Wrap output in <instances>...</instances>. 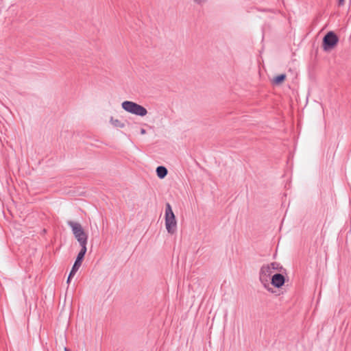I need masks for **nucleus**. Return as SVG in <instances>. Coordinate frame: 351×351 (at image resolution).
<instances>
[{
    "mask_svg": "<svg viewBox=\"0 0 351 351\" xmlns=\"http://www.w3.org/2000/svg\"><path fill=\"white\" fill-rule=\"evenodd\" d=\"M67 224L71 228L73 234L79 242L81 249L86 248L88 235L84 231L81 224L73 221H68Z\"/></svg>",
    "mask_w": 351,
    "mask_h": 351,
    "instance_id": "1",
    "label": "nucleus"
},
{
    "mask_svg": "<svg viewBox=\"0 0 351 351\" xmlns=\"http://www.w3.org/2000/svg\"><path fill=\"white\" fill-rule=\"evenodd\" d=\"M165 227L170 234H173L176 231L177 222L169 203H167L165 206Z\"/></svg>",
    "mask_w": 351,
    "mask_h": 351,
    "instance_id": "2",
    "label": "nucleus"
},
{
    "mask_svg": "<svg viewBox=\"0 0 351 351\" xmlns=\"http://www.w3.org/2000/svg\"><path fill=\"white\" fill-rule=\"evenodd\" d=\"M122 108L131 114L144 117L147 114V109L135 102L125 101L121 104Z\"/></svg>",
    "mask_w": 351,
    "mask_h": 351,
    "instance_id": "3",
    "label": "nucleus"
},
{
    "mask_svg": "<svg viewBox=\"0 0 351 351\" xmlns=\"http://www.w3.org/2000/svg\"><path fill=\"white\" fill-rule=\"evenodd\" d=\"M339 38L333 32H328L323 38V49L328 51L333 49L338 43Z\"/></svg>",
    "mask_w": 351,
    "mask_h": 351,
    "instance_id": "4",
    "label": "nucleus"
},
{
    "mask_svg": "<svg viewBox=\"0 0 351 351\" xmlns=\"http://www.w3.org/2000/svg\"><path fill=\"white\" fill-rule=\"evenodd\" d=\"M274 270L269 266V265H264L261 267L259 272V280L265 288L269 289V277L273 274Z\"/></svg>",
    "mask_w": 351,
    "mask_h": 351,
    "instance_id": "5",
    "label": "nucleus"
},
{
    "mask_svg": "<svg viewBox=\"0 0 351 351\" xmlns=\"http://www.w3.org/2000/svg\"><path fill=\"white\" fill-rule=\"evenodd\" d=\"M87 248L81 249L80 252L77 254L76 260L73 265L71 271H70V276H74L75 273L78 271L80 267L82 265V262L84 259V255L86 252Z\"/></svg>",
    "mask_w": 351,
    "mask_h": 351,
    "instance_id": "6",
    "label": "nucleus"
},
{
    "mask_svg": "<svg viewBox=\"0 0 351 351\" xmlns=\"http://www.w3.org/2000/svg\"><path fill=\"white\" fill-rule=\"evenodd\" d=\"M285 278L281 274H276L271 276V283L276 288H280L285 284Z\"/></svg>",
    "mask_w": 351,
    "mask_h": 351,
    "instance_id": "7",
    "label": "nucleus"
},
{
    "mask_svg": "<svg viewBox=\"0 0 351 351\" xmlns=\"http://www.w3.org/2000/svg\"><path fill=\"white\" fill-rule=\"evenodd\" d=\"M168 171L166 167L159 166L156 168V173L159 178L162 179L167 175Z\"/></svg>",
    "mask_w": 351,
    "mask_h": 351,
    "instance_id": "8",
    "label": "nucleus"
},
{
    "mask_svg": "<svg viewBox=\"0 0 351 351\" xmlns=\"http://www.w3.org/2000/svg\"><path fill=\"white\" fill-rule=\"evenodd\" d=\"M110 123L117 128H123L125 127L124 123H123L121 121L114 119L113 117H111L110 119Z\"/></svg>",
    "mask_w": 351,
    "mask_h": 351,
    "instance_id": "9",
    "label": "nucleus"
},
{
    "mask_svg": "<svg viewBox=\"0 0 351 351\" xmlns=\"http://www.w3.org/2000/svg\"><path fill=\"white\" fill-rule=\"evenodd\" d=\"M285 78H286L285 74L279 75L274 79V82L276 84H279L281 82H282L285 80Z\"/></svg>",
    "mask_w": 351,
    "mask_h": 351,
    "instance_id": "10",
    "label": "nucleus"
},
{
    "mask_svg": "<svg viewBox=\"0 0 351 351\" xmlns=\"http://www.w3.org/2000/svg\"><path fill=\"white\" fill-rule=\"evenodd\" d=\"M268 265L274 270V271H278L282 268V267L280 265V264L276 262H273Z\"/></svg>",
    "mask_w": 351,
    "mask_h": 351,
    "instance_id": "11",
    "label": "nucleus"
},
{
    "mask_svg": "<svg viewBox=\"0 0 351 351\" xmlns=\"http://www.w3.org/2000/svg\"><path fill=\"white\" fill-rule=\"evenodd\" d=\"M206 0H194V1L197 4L203 3Z\"/></svg>",
    "mask_w": 351,
    "mask_h": 351,
    "instance_id": "12",
    "label": "nucleus"
},
{
    "mask_svg": "<svg viewBox=\"0 0 351 351\" xmlns=\"http://www.w3.org/2000/svg\"><path fill=\"white\" fill-rule=\"evenodd\" d=\"M345 0H339L338 4L339 5H343L344 4Z\"/></svg>",
    "mask_w": 351,
    "mask_h": 351,
    "instance_id": "13",
    "label": "nucleus"
},
{
    "mask_svg": "<svg viewBox=\"0 0 351 351\" xmlns=\"http://www.w3.org/2000/svg\"><path fill=\"white\" fill-rule=\"evenodd\" d=\"M145 133H146V130L145 129L142 128L141 130V134H145Z\"/></svg>",
    "mask_w": 351,
    "mask_h": 351,
    "instance_id": "14",
    "label": "nucleus"
},
{
    "mask_svg": "<svg viewBox=\"0 0 351 351\" xmlns=\"http://www.w3.org/2000/svg\"><path fill=\"white\" fill-rule=\"evenodd\" d=\"M73 276H70V274L69 275V277H68V279H67V283H69L70 280H71V278L73 277Z\"/></svg>",
    "mask_w": 351,
    "mask_h": 351,
    "instance_id": "15",
    "label": "nucleus"
},
{
    "mask_svg": "<svg viewBox=\"0 0 351 351\" xmlns=\"http://www.w3.org/2000/svg\"><path fill=\"white\" fill-rule=\"evenodd\" d=\"M64 351H71L69 349H68L67 348H64Z\"/></svg>",
    "mask_w": 351,
    "mask_h": 351,
    "instance_id": "16",
    "label": "nucleus"
}]
</instances>
